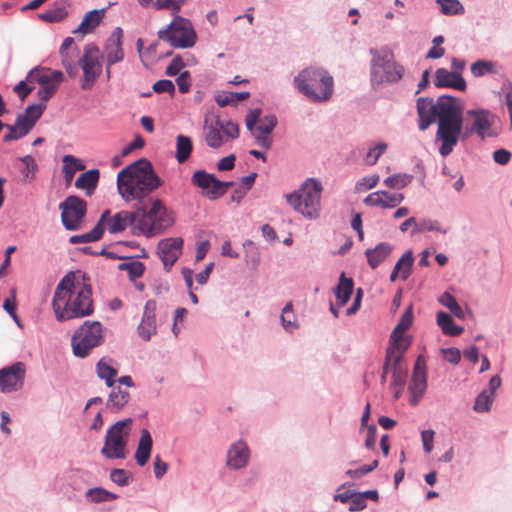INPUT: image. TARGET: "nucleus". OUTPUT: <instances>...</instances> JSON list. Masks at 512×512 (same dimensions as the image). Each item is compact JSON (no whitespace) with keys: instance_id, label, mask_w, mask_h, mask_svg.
I'll return each instance as SVG.
<instances>
[{"instance_id":"20e7f679","label":"nucleus","mask_w":512,"mask_h":512,"mask_svg":"<svg viewBox=\"0 0 512 512\" xmlns=\"http://www.w3.org/2000/svg\"><path fill=\"white\" fill-rule=\"evenodd\" d=\"M463 116L462 108L457 99L450 105L441 104V115L438 117L437 140L442 142L439 153L449 155L458 143L462 134Z\"/></svg>"},{"instance_id":"f03ea898","label":"nucleus","mask_w":512,"mask_h":512,"mask_svg":"<svg viewBox=\"0 0 512 512\" xmlns=\"http://www.w3.org/2000/svg\"><path fill=\"white\" fill-rule=\"evenodd\" d=\"M163 182L154 172L150 161L139 159L122 169L117 175V188L125 202L136 201L135 205L148 203L150 194Z\"/></svg>"},{"instance_id":"680f3d73","label":"nucleus","mask_w":512,"mask_h":512,"mask_svg":"<svg viewBox=\"0 0 512 512\" xmlns=\"http://www.w3.org/2000/svg\"><path fill=\"white\" fill-rule=\"evenodd\" d=\"M153 90L156 93L167 92L172 95L175 92V86L171 80L163 79L153 84Z\"/></svg>"},{"instance_id":"6e6d98bb","label":"nucleus","mask_w":512,"mask_h":512,"mask_svg":"<svg viewBox=\"0 0 512 512\" xmlns=\"http://www.w3.org/2000/svg\"><path fill=\"white\" fill-rule=\"evenodd\" d=\"M387 144L386 143H378L374 145L373 147L369 148L366 157L365 162L368 165H374L380 158V156L386 151Z\"/></svg>"},{"instance_id":"58836bf2","label":"nucleus","mask_w":512,"mask_h":512,"mask_svg":"<svg viewBox=\"0 0 512 512\" xmlns=\"http://www.w3.org/2000/svg\"><path fill=\"white\" fill-rule=\"evenodd\" d=\"M403 353L399 352L395 349H387L385 362L383 365V372L381 376V381L385 382L387 374L392 370V365H396L398 362L402 360Z\"/></svg>"},{"instance_id":"774afa93","label":"nucleus","mask_w":512,"mask_h":512,"mask_svg":"<svg viewBox=\"0 0 512 512\" xmlns=\"http://www.w3.org/2000/svg\"><path fill=\"white\" fill-rule=\"evenodd\" d=\"M444 359L452 364L459 363L461 359V353L457 348H446L442 350Z\"/></svg>"},{"instance_id":"338daca9","label":"nucleus","mask_w":512,"mask_h":512,"mask_svg":"<svg viewBox=\"0 0 512 512\" xmlns=\"http://www.w3.org/2000/svg\"><path fill=\"white\" fill-rule=\"evenodd\" d=\"M434 431L433 430H424L421 432V440L423 444V449L425 452L430 453L433 449V440H434Z\"/></svg>"},{"instance_id":"393cba45","label":"nucleus","mask_w":512,"mask_h":512,"mask_svg":"<svg viewBox=\"0 0 512 512\" xmlns=\"http://www.w3.org/2000/svg\"><path fill=\"white\" fill-rule=\"evenodd\" d=\"M250 457L246 443L238 441L232 444L227 454V465L232 469H240L247 465Z\"/></svg>"},{"instance_id":"603ef678","label":"nucleus","mask_w":512,"mask_h":512,"mask_svg":"<svg viewBox=\"0 0 512 512\" xmlns=\"http://www.w3.org/2000/svg\"><path fill=\"white\" fill-rule=\"evenodd\" d=\"M424 231H437L446 234L448 230L442 228L440 223L436 220L422 219L420 221H417L416 232Z\"/></svg>"},{"instance_id":"f3484780","label":"nucleus","mask_w":512,"mask_h":512,"mask_svg":"<svg viewBox=\"0 0 512 512\" xmlns=\"http://www.w3.org/2000/svg\"><path fill=\"white\" fill-rule=\"evenodd\" d=\"M413 323V308L410 305L406 308L401 316L398 324L395 326L390 337V349H395L399 352H404L410 346V340L405 332L412 326Z\"/></svg>"},{"instance_id":"052dcab7","label":"nucleus","mask_w":512,"mask_h":512,"mask_svg":"<svg viewBox=\"0 0 512 512\" xmlns=\"http://www.w3.org/2000/svg\"><path fill=\"white\" fill-rule=\"evenodd\" d=\"M82 169H84V166L74 156L65 155L63 157V170H70L76 173Z\"/></svg>"},{"instance_id":"bb28decb","label":"nucleus","mask_w":512,"mask_h":512,"mask_svg":"<svg viewBox=\"0 0 512 512\" xmlns=\"http://www.w3.org/2000/svg\"><path fill=\"white\" fill-rule=\"evenodd\" d=\"M413 263V252L412 250H407L396 262L390 275V281L395 282L398 278L404 281L407 280L411 275Z\"/></svg>"},{"instance_id":"4d7b16f0","label":"nucleus","mask_w":512,"mask_h":512,"mask_svg":"<svg viewBox=\"0 0 512 512\" xmlns=\"http://www.w3.org/2000/svg\"><path fill=\"white\" fill-rule=\"evenodd\" d=\"M185 0H156L153 7L157 10L170 9L173 13H178Z\"/></svg>"},{"instance_id":"4468645a","label":"nucleus","mask_w":512,"mask_h":512,"mask_svg":"<svg viewBox=\"0 0 512 512\" xmlns=\"http://www.w3.org/2000/svg\"><path fill=\"white\" fill-rule=\"evenodd\" d=\"M467 114L472 118V124L470 129L463 133V139L468 137L469 133L477 134L482 140L498 135L496 115L488 110H469Z\"/></svg>"},{"instance_id":"9b49d317","label":"nucleus","mask_w":512,"mask_h":512,"mask_svg":"<svg viewBox=\"0 0 512 512\" xmlns=\"http://www.w3.org/2000/svg\"><path fill=\"white\" fill-rule=\"evenodd\" d=\"M260 115V109L250 110L245 118L246 127L260 146L269 149L272 144V138L269 134L276 127L277 118L274 115H266L260 118Z\"/></svg>"},{"instance_id":"5fc2aeb1","label":"nucleus","mask_w":512,"mask_h":512,"mask_svg":"<svg viewBox=\"0 0 512 512\" xmlns=\"http://www.w3.org/2000/svg\"><path fill=\"white\" fill-rule=\"evenodd\" d=\"M281 320L286 330H293L297 327L296 318L292 310V304L287 303L282 310Z\"/></svg>"},{"instance_id":"cd10ccee","label":"nucleus","mask_w":512,"mask_h":512,"mask_svg":"<svg viewBox=\"0 0 512 512\" xmlns=\"http://www.w3.org/2000/svg\"><path fill=\"white\" fill-rule=\"evenodd\" d=\"M392 251V246L386 242L379 243L372 249H367L365 255L367 262L372 269L383 263Z\"/></svg>"},{"instance_id":"c756f323","label":"nucleus","mask_w":512,"mask_h":512,"mask_svg":"<svg viewBox=\"0 0 512 512\" xmlns=\"http://www.w3.org/2000/svg\"><path fill=\"white\" fill-rule=\"evenodd\" d=\"M109 215V210H106L102 213L98 223L96 226L88 233L82 234V235H73L70 237L69 242L71 244H78V243H88L92 241L99 240L104 232V221H106L107 216Z\"/></svg>"},{"instance_id":"e2e57ef3","label":"nucleus","mask_w":512,"mask_h":512,"mask_svg":"<svg viewBox=\"0 0 512 512\" xmlns=\"http://www.w3.org/2000/svg\"><path fill=\"white\" fill-rule=\"evenodd\" d=\"M110 479L120 486L128 484L127 472L124 469H113L110 472Z\"/></svg>"},{"instance_id":"3c124183","label":"nucleus","mask_w":512,"mask_h":512,"mask_svg":"<svg viewBox=\"0 0 512 512\" xmlns=\"http://www.w3.org/2000/svg\"><path fill=\"white\" fill-rule=\"evenodd\" d=\"M381 196L383 201V209L395 208L404 200V195L402 193H390L382 190Z\"/></svg>"},{"instance_id":"de8ad7c7","label":"nucleus","mask_w":512,"mask_h":512,"mask_svg":"<svg viewBox=\"0 0 512 512\" xmlns=\"http://www.w3.org/2000/svg\"><path fill=\"white\" fill-rule=\"evenodd\" d=\"M86 496L92 502H105L116 499V495L100 487L91 488L86 492Z\"/></svg>"},{"instance_id":"4c0bfd02","label":"nucleus","mask_w":512,"mask_h":512,"mask_svg":"<svg viewBox=\"0 0 512 512\" xmlns=\"http://www.w3.org/2000/svg\"><path fill=\"white\" fill-rule=\"evenodd\" d=\"M130 398V394L126 390L117 388L113 389L109 395L107 406L112 409L119 410L124 407Z\"/></svg>"},{"instance_id":"79ce46f5","label":"nucleus","mask_w":512,"mask_h":512,"mask_svg":"<svg viewBox=\"0 0 512 512\" xmlns=\"http://www.w3.org/2000/svg\"><path fill=\"white\" fill-rule=\"evenodd\" d=\"M438 300L439 303L447 307L454 316L458 318H464V311L453 295H451L448 292H445L439 297Z\"/></svg>"},{"instance_id":"5701e85b","label":"nucleus","mask_w":512,"mask_h":512,"mask_svg":"<svg viewBox=\"0 0 512 512\" xmlns=\"http://www.w3.org/2000/svg\"><path fill=\"white\" fill-rule=\"evenodd\" d=\"M42 113L43 107L41 105H30L23 114L17 116L14 125L25 136L34 127Z\"/></svg>"},{"instance_id":"a19ab883","label":"nucleus","mask_w":512,"mask_h":512,"mask_svg":"<svg viewBox=\"0 0 512 512\" xmlns=\"http://www.w3.org/2000/svg\"><path fill=\"white\" fill-rule=\"evenodd\" d=\"M97 375L104 379L108 387H112L114 383V377L117 375V370L110 366L107 362L101 359L97 363Z\"/></svg>"},{"instance_id":"b1692460","label":"nucleus","mask_w":512,"mask_h":512,"mask_svg":"<svg viewBox=\"0 0 512 512\" xmlns=\"http://www.w3.org/2000/svg\"><path fill=\"white\" fill-rule=\"evenodd\" d=\"M434 84L437 87H449L460 91L466 89L464 78L458 72H450L445 68L436 70Z\"/></svg>"},{"instance_id":"c9c22d12","label":"nucleus","mask_w":512,"mask_h":512,"mask_svg":"<svg viewBox=\"0 0 512 512\" xmlns=\"http://www.w3.org/2000/svg\"><path fill=\"white\" fill-rule=\"evenodd\" d=\"M193 144L190 137L178 135L176 137V159L179 163H184L191 155Z\"/></svg>"},{"instance_id":"1a4fd4ad","label":"nucleus","mask_w":512,"mask_h":512,"mask_svg":"<svg viewBox=\"0 0 512 512\" xmlns=\"http://www.w3.org/2000/svg\"><path fill=\"white\" fill-rule=\"evenodd\" d=\"M373 58L371 77L374 82H396L403 76L404 69L394 61L393 53L388 49L371 50Z\"/></svg>"},{"instance_id":"a18cd8bd","label":"nucleus","mask_w":512,"mask_h":512,"mask_svg":"<svg viewBox=\"0 0 512 512\" xmlns=\"http://www.w3.org/2000/svg\"><path fill=\"white\" fill-rule=\"evenodd\" d=\"M62 65L70 77L77 74V69L74 65L75 59L78 58V51H60Z\"/></svg>"},{"instance_id":"9d476101","label":"nucleus","mask_w":512,"mask_h":512,"mask_svg":"<svg viewBox=\"0 0 512 512\" xmlns=\"http://www.w3.org/2000/svg\"><path fill=\"white\" fill-rule=\"evenodd\" d=\"M103 341V328L98 321H85L72 337L73 352L78 357H86Z\"/></svg>"},{"instance_id":"ea45409f","label":"nucleus","mask_w":512,"mask_h":512,"mask_svg":"<svg viewBox=\"0 0 512 512\" xmlns=\"http://www.w3.org/2000/svg\"><path fill=\"white\" fill-rule=\"evenodd\" d=\"M250 96L249 92H232L229 94H219L215 97L216 103L221 106L225 107L230 104H235L239 101H243L248 99Z\"/></svg>"},{"instance_id":"aec40b11","label":"nucleus","mask_w":512,"mask_h":512,"mask_svg":"<svg viewBox=\"0 0 512 512\" xmlns=\"http://www.w3.org/2000/svg\"><path fill=\"white\" fill-rule=\"evenodd\" d=\"M427 388L426 379V366L425 360L422 357H418L414 366L411 383L409 390L412 394L413 400L411 402L416 404L418 399L422 397Z\"/></svg>"},{"instance_id":"bf43d9fd","label":"nucleus","mask_w":512,"mask_h":512,"mask_svg":"<svg viewBox=\"0 0 512 512\" xmlns=\"http://www.w3.org/2000/svg\"><path fill=\"white\" fill-rule=\"evenodd\" d=\"M207 198L215 200L221 196L224 195V190L222 189V181L216 179V177L213 180V183H211L210 188L205 193Z\"/></svg>"},{"instance_id":"2eb2a0df","label":"nucleus","mask_w":512,"mask_h":512,"mask_svg":"<svg viewBox=\"0 0 512 512\" xmlns=\"http://www.w3.org/2000/svg\"><path fill=\"white\" fill-rule=\"evenodd\" d=\"M456 98L449 95L440 96L434 103L432 99L420 97L417 100L419 129L426 130L441 115V104L450 106Z\"/></svg>"},{"instance_id":"412c9836","label":"nucleus","mask_w":512,"mask_h":512,"mask_svg":"<svg viewBox=\"0 0 512 512\" xmlns=\"http://www.w3.org/2000/svg\"><path fill=\"white\" fill-rule=\"evenodd\" d=\"M137 221V212L120 211L112 217H110L109 214L106 221H104V224H107L108 231L114 234L123 232L128 226H132L134 230H137L135 228Z\"/></svg>"},{"instance_id":"6e6552de","label":"nucleus","mask_w":512,"mask_h":512,"mask_svg":"<svg viewBox=\"0 0 512 512\" xmlns=\"http://www.w3.org/2000/svg\"><path fill=\"white\" fill-rule=\"evenodd\" d=\"M132 419L127 418L113 424L107 431L101 454L107 459H125Z\"/></svg>"},{"instance_id":"13d9d810","label":"nucleus","mask_w":512,"mask_h":512,"mask_svg":"<svg viewBox=\"0 0 512 512\" xmlns=\"http://www.w3.org/2000/svg\"><path fill=\"white\" fill-rule=\"evenodd\" d=\"M216 124L220 127L223 137L227 136L229 138L235 139L239 136V127L236 123L231 121L223 122L217 119Z\"/></svg>"},{"instance_id":"49530a36","label":"nucleus","mask_w":512,"mask_h":512,"mask_svg":"<svg viewBox=\"0 0 512 512\" xmlns=\"http://www.w3.org/2000/svg\"><path fill=\"white\" fill-rule=\"evenodd\" d=\"M412 180V176L408 174H394L384 180V184L393 189H402L406 187Z\"/></svg>"},{"instance_id":"39448f33","label":"nucleus","mask_w":512,"mask_h":512,"mask_svg":"<svg viewBox=\"0 0 512 512\" xmlns=\"http://www.w3.org/2000/svg\"><path fill=\"white\" fill-rule=\"evenodd\" d=\"M134 207L138 211V221L135 224L138 233L150 237L174 224L172 212L160 199L153 198L148 203L134 205Z\"/></svg>"},{"instance_id":"473e14b6","label":"nucleus","mask_w":512,"mask_h":512,"mask_svg":"<svg viewBox=\"0 0 512 512\" xmlns=\"http://www.w3.org/2000/svg\"><path fill=\"white\" fill-rule=\"evenodd\" d=\"M99 170L91 169L79 175L75 181L78 189L86 191V195L91 196L99 181Z\"/></svg>"},{"instance_id":"4be33fe9","label":"nucleus","mask_w":512,"mask_h":512,"mask_svg":"<svg viewBox=\"0 0 512 512\" xmlns=\"http://www.w3.org/2000/svg\"><path fill=\"white\" fill-rule=\"evenodd\" d=\"M156 302L150 300L146 303L142 321L138 326V333L140 337L146 341L150 340L151 336L156 333Z\"/></svg>"},{"instance_id":"864d4df0","label":"nucleus","mask_w":512,"mask_h":512,"mask_svg":"<svg viewBox=\"0 0 512 512\" xmlns=\"http://www.w3.org/2000/svg\"><path fill=\"white\" fill-rule=\"evenodd\" d=\"M494 64L491 61L478 60L471 65V73L475 77H481L486 74L492 73Z\"/></svg>"},{"instance_id":"c85d7f7f","label":"nucleus","mask_w":512,"mask_h":512,"mask_svg":"<svg viewBox=\"0 0 512 512\" xmlns=\"http://www.w3.org/2000/svg\"><path fill=\"white\" fill-rule=\"evenodd\" d=\"M354 282L352 278H347L345 273L342 272L339 277V282L334 288V295L337 299L339 307L344 306L350 300L353 293Z\"/></svg>"},{"instance_id":"0eeeda50","label":"nucleus","mask_w":512,"mask_h":512,"mask_svg":"<svg viewBox=\"0 0 512 512\" xmlns=\"http://www.w3.org/2000/svg\"><path fill=\"white\" fill-rule=\"evenodd\" d=\"M158 38L174 48H191L197 41L196 31L190 20L175 15L172 22L157 33Z\"/></svg>"},{"instance_id":"f704fd0d","label":"nucleus","mask_w":512,"mask_h":512,"mask_svg":"<svg viewBox=\"0 0 512 512\" xmlns=\"http://www.w3.org/2000/svg\"><path fill=\"white\" fill-rule=\"evenodd\" d=\"M104 10H92L86 13L84 19L82 20L81 24L79 25L78 29L74 31L76 32H82L83 34L90 33L95 27H97L104 17Z\"/></svg>"},{"instance_id":"7c9ffc66","label":"nucleus","mask_w":512,"mask_h":512,"mask_svg":"<svg viewBox=\"0 0 512 512\" xmlns=\"http://www.w3.org/2000/svg\"><path fill=\"white\" fill-rule=\"evenodd\" d=\"M69 6L68 0H59L57 1L53 8L37 14L38 18L47 22V23H55L60 22L65 19L68 15L67 7Z\"/></svg>"},{"instance_id":"f257e3e1","label":"nucleus","mask_w":512,"mask_h":512,"mask_svg":"<svg viewBox=\"0 0 512 512\" xmlns=\"http://www.w3.org/2000/svg\"><path fill=\"white\" fill-rule=\"evenodd\" d=\"M52 307L58 321L81 318L92 314V290L81 271L69 272L58 283Z\"/></svg>"},{"instance_id":"f8f14e48","label":"nucleus","mask_w":512,"mask_h":512,"mask_svg":"<svg viewBox=\"0 0 512 512\" xmlns=\"http://www.w3.org/2000/svg\"><path fill=\"white\" fill-rule=\"evenodd\" d=\"M101 54L95 44H88L84 48L83 55L78 58V64L83 71L81 88L90 90L102 73Z\"/></svg>"},{"instance_id":"6ab92c4d","label":"nucleus","mask_w":512,"mask_h":512,"mask_svg":"<svg viewBox=\"0 0 512 512\" xmlns=\"http://www.w3.org/2000/svg\"><path fill=\"white\" fill-rule=\"evenodd\" d=\"M183 239L181 237L166 238L158 243L157 249L164 268L169 271L182 255Z\"/></svg>"},{"instance_id":"72a5a7b5","label":"nucleus","mask_w":512,"mask_h":512,"mask_svg":"<svg viewBox=\"0 0 512 512\" xmlns=\"http://www.w3.org/2000/svg\"><path fill=\"white\" fill-rule=\"evenodd\" d=\"M437 324L445 335L458 336L463 332V328L456 325L452 317L443 311L437 313Z\"/></svg>"},{"instance_id":"8fccbe9b","label":"nucleus","mask_w":512,"mask_h":512,"mask_svg":"<svg viewBox=\"0 0 512 512\" xmlns=\"http://www.w3.org/2000/svg\"><path fill=\"white\" fill-rule=\"evenodd\" d=\"M391 372L393 377L392 386L400 387V390H403L407 378V371L403 368L401 361L396 365H392Z\"/></svg>"},{"instance_id":"423d86ee","label":"nucleus","mask_w":512,"mask_h":512,"mask_svg":"<svg viewBox=\"0 0 512 512\" xmlns=\"http://www.w3.org/2000/svg\"><path fill=\"white\" fill-rule=\"evenodd\" d=\"M323 187L315 178H308L299 190L286 195L287 202L297 212L308 219H316L320 212V199Z\"/></svg>"},{"instance_id":"69168bd1","label":"nucleus","mask_w":512,"mask_h":512,"mask_svg":"<svg viewBox=\"0 0 512 512\" xmlns=\"http://www.w3.org/2000/svg\"><path fill=\"white\" fill-rule=\"evenodd\" d=\"M350 502L349 511L351 512L364 510L367 506L366 500L360 492H355Z\"/></svg>"},{"instance_id":"7ed1b4c3","label":"nucleus","mask_w":512,"mask_h":512,"mask_svg":"<svg viewBox=\"0 0 512 512\" xmlns=\"http://www.w3.org/2000/svg\"><path fill=\"white\" fill-rule=\"evenodd\" d=\"M295 88L312 102H326L334 91L333 77L321 67L310 66L298 73L293 80Z\"/></svg>"},{"instance_id":"dca6fc26","label":"nucleus","mask_w":512,"mask_h":512,"mask_svg":"<svg viewBox=\"0 0 512 512\" xmlns=\"http://www.w3.org/2000/svg\"><path fill=\"white\" fill-rule=\"evenodd\" d=\"M28 78L37 81L41 85L38 96L43 101H48L63 81L64 75L59 70L34 69L30 71Z\"/></svg>"},{"instance_id":"37998d69","label":"nucleus","mask_w":512,"mask_h":512,"mask_svg":"<svg viewBox=\"0 0 512 512\" xmlns=\"http://www.w3.org/2000/svg\"><path fill=\"white\" fill-rule=\"evenodd\" d=\"M495 396L488 393L487 390H483L475 399L473 409L476 412L483 413L490 410L491 405L494 401Z\"/></svg>"},{"instance_id":"c03bdc74","label":"nucleus","mask_w":512,"mask_h":512,"mask_svg":"<svg viewBox=\"0 0 512 512\" xmlns=\"http://www.w3.org/2000/svg\"><path fill=\"white\" fill-rule=\"evenodd\" d=\"M214 178L215 176L213 174H209L204 170H198L192 175L191 181L193 185L206 190L207 192L211 183H213Z\"/></svg>"},{"instance_id":"a878e982","label":"nucleus","mask_w":512,"mask_h":512,"mask_svg":"<svg viewBox=\"0 0 512 512\" xmlns=\"http://www.w3.org/2000/svg\"><path fill=\"white\" fill-rule=\"evenodd\" d=\"M123 30L117 27L110 36L107 44V63L112 66L115 63L121 62L124 58V51L122 49Z\"/></svg>"},{"instance_id":"e433bc0d","label":"nucleus","mask_w":512,"mask_h":512,"mask_svg":"<svg viewBox=\"0 0 512 512\" xmlns=\"http://www.w3.org/2000/svg\"><path fill=\"white\" fill-rule=\"evenodd\" d=\"M204 137L207 145L211 148H219L224 142V137L220 127L215 125H204Z\"/></svg>"},{"instance_id":"ddd939ff","label":"nucleus","mask_w":512,"mask_h":512,"mask_svg":"<svg viewBox=\"0 0 512 512\" xmlns=\"http://www.w3.org/2000/svg\"><path fill=\"white\" fill-rule=\"evenodd\" d=\"M61 220L67 230L75 231L81 227L87 211L86 202L77 197L69 196L59 205Z\"/></svg>"},{"instance_id":"09e8293b","label":"nucleus","mask_w":512,"mask_h":512,"mask_svg":"<svg viewBox=\"0 0 512 512\" xmlns=\"http://www.w3.org/2000/svg\"><path fill=\"white\" fill-rule=\"evenodd\" d=\"M441 12L445 15H456L464 12L462 4L458 0H437Z\"/></svg>"},{"instance_id":"2f4dec72","label":"nucleus","mask_w":512,"mask_h":512,"mask_svg":"<svg viewBox=\"0 0 512 512\" xmlns=\"http://www.w3.org/2000/svg\"><path fill=\"white\" fill-rule=\"evenodd\" d=\"M151 449L152 437L147 429H143L141 431V436L135 453V458L138 465L144 466L148 462L151 454Z\"/></svg>"},{"instance_id":"a211bd4d","label":"nucleus","mask_w":512,"mask_h":512,"mask_svg":"<svg viewBox=\"0 0 512 512\" xmlns=\"http://www.w3.org/2000/svg\"><path fill=\"white\" fill-rule=\"evenodd\" d=\"M26 368L24 363L16 362L0 370V391L9 393L22 388Z\"/></svg>"},{"instance_id":"0e129e2a","label":"nucleus","mask_w":512,"mask_h":512,"mask_svg":"<svg viewBox=\"0 0 512 512\" xmlns=\"http://www.w3.org/2000/svg\"><path fill=\"white\" fill-rule=\"evenodd\" d=\"M179 92L186 93L191 86L190 73L188 71L182 72L176 79Z\"/></svg>"}]
</instances>
